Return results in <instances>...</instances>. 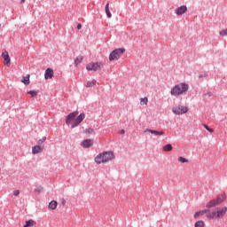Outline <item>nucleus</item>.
<instances>
[{
    "label": "nucleus",
    "mask_w": 227,
    "mask_h": 227,
    "mask_svg": "<svg viewBox=\"0 0 227 227\" xmlns=\"http://www.w3.org/2000/svg\"><path fill=\"white\" fill-rule=\"evenodd\" d=\"M21 82H23V84H25L26 86H27V84H29L30 81H29V75L27 76H23L21 79Z\"/></svg>",
    "instance_id": "20"
},
{
    "label": "nucleus",
    "mask_w": 227,
    "mask_h": 227,
    "mask_svg": "<svg viewBox=\"0 0 227 227\" xmlns=\"http://www.w3.org/2000/svg\"><path fill=\"white\" fill-rule=\"evenodd\" d=\"M34 192H37L38 194H40V192H43V187L42 186H36L35 189H34Z\"/></svg>",
    "instance_id": "28"
},
{
    "label": "nucleus",
    "mask_w": 227,
    "mask_h": 227,
    "mask_svg": "<svg viewBox=\"0 0 227 227\" xmlns=\"http://www.w3.org/2000/svg\"><path fill=\"white\" fill-rule=\"evenodd\" d=\"M81 146H82V148H90L93 146V139H84L82 142Z\"/></svg>",
    "instance_id": "11"
},
{
    "label": "nucleus",
    "mask_w": 227,
    "mask_h": 227,
    "mask_svg": "<svg viewBox=\"0 0 227 227\" xmlns=\"http://www.w3.org/2000/svg\"><path fill=\"white\" fill-rule=\"evenodd\" d=\"M207 95H210V92H207Z\"/></svg>",
    "instance_id": "40"
},
{
    "label": "nucleus",
    "mask_w": 227,
    "mask_h": 227,
    "mask_svg": "<svg viewBox=\"0 0 227 227\" xmlns=\"http://www.w3.org/2000/svg\"><path fill=\"white\" fill-rule=\"evenodd\" d=\"M124 133H125V129L119 130V134H124Z\"/></svg>",
    "instance_id": "36"
},
{
    "label": "nucleus",
    "mask_w": 227,
    "mask_h": 227,
    "mask_svg": "<svg viewBox=\"0 0 227 227\" xmlns=\"http://www.w3.org/2000/svg\"><path fill=\"white\" fill-rule=\"evenodd\" d=\"M187 111H189V108L187 106H184L182 105H179L177 106H174L172 108V113H174V114H185V113H187Z\"/></svg>",
    "instance_id": "7"
},
{
    "label": "nucleus",
    "mask_w": 227,
    "mask_h": 227,
    "mask_svg": "<svg viewBox=\"0 0 227 227\" xmlns=\"http://www.w3.org/2000/svg\"><path fill=\"white\" fill-rule=\"evenodd\" d=\"M82 59H84V58H82V56L76 58L74 59V67L81 65V63H82Z\"/></svg>",
    "instance_id": "19"
},
{
    "label": "nucleus",
    "mask_w": 227,
    "mask_h": 227,
    "mask_svg": "<svg viewBox=\"0 0 227 227\" xmlns=\"http://www.w3.org/2000/svg\"><path fill=\"white\" fill-rule=\"evenodd\" d=\"M116 156L114 155V152L113 151H104L99 153L95 158L94 161L96 164H107V162H111V160H114Z\"/></svg>",
    "instance_id": "1"
},
{
    "label": "nucleus",
    "mask_w": 227,
    "mask_h": 227,
    "mask_svg": "<svg viewBox=\"0 0 227 227\" xmlns=\"http://www.w3.org/2000/svg\"><path fill=\"white\" fill-rule=\"evenodd\" d=\"M19 194H20V191L19 190L13 191V196H19Z\"/></svg>",
    "instance_id": "32"
},
{
    "label": "nucleus",
    "mask_w": 227,
    "mask_h": 227,
    "mask_svg": "<svg viewBox=\"0 0 227 227\" xmlns=\"http://www.w3.org/2000/svg\"><path fill=\"white\" fill-rule=\"evenodd\" d=\"M25 1H26V0H21V2H20V3H21V4H22V3H25Z\"/></svg>",
    "instance_id": "39"
},
{
    "label": "nucleus",
    "mask_w": 227,
    "mask_h": 227,
    "mask_svg": "<svg viewBox=\"0 0 227 227\" xmlns=\"http://www.w3.org/2000/svg\"><path fill=\"white\" fill-rule=\"evenodd\" d=\"M97 84V80H92L90 82H87L86 88H93Z\"/></svg>",
    "instance_id": "22"
},
{
    "label": "nucleus",
    "mask_w": 227,
    "mask_h": 227,
    "mask_svg": "<svg viewBox=\"0 0 227 227\" xmlns=\"http://www.w3.org/2000/svg\"><path fill=\"white\" fill-rule=\"evenodd\" d=\"M76 27H77V29H81L82 27V25H81V23H79Z\"/></svg>",
    "instance_id": "35"
},
{
    "label": "nucleus",
    "mask_w": 227,
    "mask_h": 227,
    "mask_svg": "<svg viewBox=\"0 0 227 227\" xmlns=\"http://www.w3.org/2000/svg\"><path fill=\"white\" fill-rule=\"evenodd\" d=\"M0 171H1V168H0Z\"/></svg>",
    "instance_id": "41"
},
{
    "label": "nucleus",
    "mask_w": 227,
    "mask_h": 227,
    "mask_svg": "<svg viewBox=\"0 0 227 227\" xmlns=\"http://www.w3.org/2000/svg\"><path fill=\"white\" fill-rule=\"evenodd\" d=\"M207 212H208V209H203L200 211H197L194 214V218L198 219V217H200V215H205V214H207Z\"/></svg>",
    "instance_id": "17"
},
{
    "label": "nucleus",
    "mask_w": 227,
    "mask_h": 227,
    "mask_svg": "<svg viewBox=\"0 0 227 227\" xmlns=\"http://www.w3.org/2000/svg\"><path fill=\"white\" fill-rule=\"evenodd\" d=\"M202 125H203L204 129H206V130H207L209 129L208 125H207V124H202Z\"/></svg>",
    "instance_id": "34"
},
{
    "label": "nucleus",
    "mask_w": 227,
    "mask_h": 227,
    "mask_svg": "<svg viewBox=\"0 0 227 227\" xmlns=\"http://www.w3.org/2000/svg\"><path fill=\"white\" fill-rule=\"evenodd\" d=\"M202 77H207V74H202L199 75V79H201Z\"/></svg>",
    "instance_id": "33"
},
{
    "label": "nucleus",
    "mask_w": 227,
    "mask_h": 227,
    "mask_svg": "<svg viewBox=\"0 0 227 227\" xmlns=\"http://www.w3.org/2000/svg\"><path fill=\"white\" fill-rule=\"evenodd\" d=\"M84 118H86L85 114H80L75 119L73 123H71V129H75L80 123H82L84 121Z\"/></svg>",
    "instance_id": "8"
},
{
    "label": "nucleus",
    "mask_w": 227,
    "mask_h": 227,
    "mask_svg": "<svg viewBox=\"0 0 227 227\" xmlns=\"http://www.w3.org/2000/svg\"><path fill=\"white\" fill-rule=\"evenodd\" d=\"M145 132H150V134H153L154 136H164V131H158L155 129H146Z\"/></svg>",
    "instance_id": "14"
},
{
    "label": "nucleus",
    "mask_w": 227,
    "mask_h": 227,
    "mask_svg": "<svg viewBox=\"0 0 227 227\" xmlns=\"http://www.w3.org/2000/svg\"><path fill=\"white\" fill-rule=\"evenodd\" d=\"M141 106H147L148 105V98H140Z\"/></svg>",
    "instance_id": "25"
},
{
    "label": "nucleus",
    "mask_w": 227,
    "mask_h": 227,
    "mask_svg": "<svg viewBox=\"0 0 227 227\" xmlns=\"http://www.w3.org/2000/svg\"><path fill=\"white\" fill-rule=\"evenodd\" d=\"M207 132H214V129L208 128Z\"/></svg>",
    "instance_id": "37"
},
{
    "label": "nucleus",
    "mask_w": 227,
    "mask_h": 227,
    "mask_svg": "<svg viewBox=\"0 0 227 227\" xmlns=\"http://www.w3.org/2000/svg\"><path fill=\"white\" fill-rule=\"evenodd\" d=\"M123 52H125V48H117L114 50L109 55V61H118V59L121 56H123Z\"/></svg>",
    "instance_id": "5"
},
{
    "label": "nucleus",
    "mask_w": 227,
    "mask_h": 227,
    "mask_svg": "<svg viewBox=\"0 0 227 227\" xmlns=\"http://www.w3.org/2000/svg\"><path fill=\"white\" fill-rule=\"evenodd\" d=\"M227 207H223L221 209H216L211 213L207 215V219H219L221 217H224L226 215Z\"/></svg>",
    "instance_id": "3"
},
{
    "label": "nucleus",
    "mask_w": 227,
    "mask_h": 227,
    "mask_svg": "<svg viewBox=\"0 0 227 227\" xmlns=\"http://www.w3.org/2000/svg\"><path fill=\"white\" fill-rule=\"evenodd\" d=\"M85 133H86V134H93V129H91V128L86 129H85Z\"/></svg>",
    "instance_id": "31"
},
{
    "label": "nucleus",
    "mask_w": 227,
    "mask_h": 227,
    "mask_svg": "<svg viewBox=\"0 0 227 227\" xmlns=\"http://www.w3.org/2000/svg\"><path fill=\"white\" fill-rule=\"evenodd\" d=\"M172 150H173V145H171V144H168L163 146L164 152H171Z\"/></svg>",
    "instance_id": "21"
},
{
    "label": "nucleus",
    "mask_w": 227,
    "mask_h": 227,
    "mask_svg": "<svg viewBox=\"0 0 227 227\" xmlns=\"http://www.w3.org/2000/svg\"><path fill=\"white\" fill-rule=\"evenodd\" d=\"M187 12V5H181L175 10L176 15H184Z\"/></svg>",
    "instance_id": "10"
},
{
    "label": "nucleus",
    "mask_w": 227,
    "mask_h": 227,
    "mask_svg": "<svg viewBox=\"0 0 227 227\" xmlns=\"http://www.w3.org/2000/svg\"><path fill=\"white\" fill-rule=\"evenodd\" d=\"M62 205H65V200H63V201H62Z\"/></svg>",
    "instance_id": "38"
},
{
    "label": "nucleus",
    "mask_w": 227,
    "mask_h": 227,
    "mask_svg": "<svg viewBox=\"0 0 227 227\" xmlns=\"http://www.w3.org/2000/svg\"><path fill=\"white\" fill-rule=\"evenodd\" d=\"M49 208L50 210H56V208H58V201L56 200H51L50 203H49Z\"/></svg>",
    "instance_id": "16"
},
{
    "label": "nucleus",
    "mask_w": 227,
    "mask_h": 227,
    "mask_svg": "<svg viewBox=\"0 0 227 227\" xmlns=\"http://www.w3.org/2000/svg\"><path fill=\"white\" fill-rule=\"evenodd\" d=\"M45 141H47V137H43L42 139H39V140L37 141V145H38L39 146H42V145H43V143H45Z\"/></svg>",
    "instance_id": "27"
},
{
    "label": "nucleus",
    "mask_w": 227,
    "mask_h": 227,
    "mask_svg": "<svg viewBox=\"0 0 227 227\" xmlns=\"http://www.w3.org/2000/svg\"><path fill=\"white\" fill-rule=\"evenodd\" d=\"M77 112H73L71 114H69L67 118H66V123L67 125H70V123H72L74 121V120H75V118H77Z\"/></svg>",
    "instance_id": "9"
},
{
    "label": "nucleus",
    "mask_w": 227,
    "mask_h": 227,
    "mask_svg": "<svg viewBox=\"0 0 227 227\" xmlns=\"http://www.w3.org/2000/svg\"><path fill=\"white\" fill-rule=\"evenodd\" d=\"M220 36H227V28L219 32Z\"/></svg>",
    "instance_id": "30"
},
{
    "label": "nucleus",
    "mask_w": 227,
    "mask_h": 227,
    "mask_svg": "<svg viewBox=\"0 0 227 227\" xmlns=\"http://www.w3.org/2000/svg\"><path fill=\"white\" fill-rule=\"evenodd\" d=\"M189 90V84L185 82H181L179 84L175 85L171 90L170 95L172 97H180V95H184V93H186V91Z\"/></svg>",
    "instance_id": "2"
},
{
    "label": "nucleus",
    "mask_w": 227,
    "mask_h": 227,
    "mask_svg": "<svg viewBox=\"0 0 227 227\" xmlns=\"http://www.w3.org/2000/svg\"><path fill=\"white\" fill-rule=\"evenodd\" d=\"M195 227H205V222L203 220H199L194 224Z\"/></svg>",
    "instance_id": "24"
},
{
    "label": "nucleus",
    "mask_w": 227,
    "mask_h": 227,
    "mask_svg": "<svg viewBox=\"0 0 227 227\" xmlns=\"http://www.w3.org/2000/svg\"><path fill=\"white\" fill-rule=\"evenodd\" d=\"M2 57L4 58V60L5 61V65L10 66V55L8 54V51H4L2 53Z\"/></svg>",
    "instance_id": "15"
},
{
    "label": "nucleus",
    "mask_w": 227,
    "mask_h": 227,
    "mask_svg": "<svg viewBox=\"0 0 227 227\" xmlns=\"http://www.w3.org/2000/svg\"><path fill=\"white\" fill-rule=\"evenodd\" d=\"M104 64L102 62H90L86 66V70L89 72H98L102 70Z\"/></svg>",
    "instance_id": "6"
},
{
    "label": "nucleus",
    "mask_w": 227,
    "mask_h": 227,
    "mask_svg": "<svg viewBox=\"0 0 227 227\" xmlns=\"http://www.w3.org/2000/svg\"><path fill=\"white\" fill-rule=\"evenodd\" d=\"M54 77V71L52 68H47L44 73V79H52Z\"/></svg>",
    "instance_id": "13"
},
{
    "label": "nucleus",
    "mask_w": 227,
    "mask_h": 227,
    "mask_svg": "<svg viewBox=\"0 0 227 227\" xmlns=\"http://www.w3.org/2000/svg\"><path fill=\"white\" fill-rule=\"evenodd\" d=\"M35 223L33 220L26 221V224L23 227H31L35 226Z\"/></svg>",
    "instance_id": "23"
},
{
    "label": "nucleus",
    "mask_w": 227,
    "mask_h": 227,
    "mask_svg": "<svg viewBox=\"0 0 227 227\" xmlns=\"http://www.w3.org/2000/svg\"><path fill=\"white\" fill-rule=\"evenodd\" d=\"M43 152V145H35L32 147V153L33 155H36L38 153H42Z\"/></svg>",
    "instance_id": "12"
},
{
    "label": "nucleus",
    "mask_w": 227,
    "mask_h": 227,
    "mask_svg": "<svg viewBox=\"0 0 227 227\" xmlns=\"http://www.w3.org/2000/svg\"><path fill=\"white\" fill-rule=\"evenodd\" d=\"M178 162H181V164H185L187 162H189V160H187L186 158H184L182 156H180L178 159H177Z\"/></svg>",
    "instance_id": "26"
},
{
    "label": "nucleus",
    "mask_w": 227,
    "mask_h": 227,
    "mask_svg": "<svg viewBox=\"0 0 227 227\" xmlns=\"http://www.w3.org/2000/svg\"><path fill=\"white\" fill-rule=\"evenodd\" d=\"M226 200L225 195H219L216 198L211 200L209 202L207 203V208H214V207H217V205H221Z\"/></svg>",
    "instance_id": "4"
},
{
    "label": "nucleus",
    "mask_w": 227,
    "mask_h": 227,
    "mask_svg": "<svg viewBox=\"0 0 227 227\" xmlns=\"http://www.w3.org/2000/svg\"><path fill=\"white\" fill-rule=\"evenodd\" d=\"M105 12L106 13V17L108 19H111L113 17V14H111V11H109V3H107L105 6Z\"/></svg>",
    "instance_id": "18"
},
{
    "label": "nucleus",
    "mask_w": 227,
    "mask_h": 227,
    "mask_svg": "<svg viewBox=\"0 0 227 227\" xmlns=\"http://www.w3.org/2000/svg\"><path fill=\"white\" fill-rule=\"evenodd\" d=\"M27 95H31V97H36L38 95V90H29L27 91Z\"/></svg>",
    "instance_id": "29"
}]
</instances>
